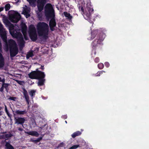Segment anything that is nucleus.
Here are the masks:
<instances>
[{
    "mask_svg": "<svg viewBox=\"0 0 149 149\" xmlns=\"http://www.w3.org/2000/svg\"><path fill=\"white\" fill-rule=\"evenodd\" d=\"M104 35L102 33H100L98 30L93 31L91 32V39L96 38L91 43L92 48L91 55H94V56L96 54V50L100 49L102 45V42L104 38Z\"/></svg>",
    "mask_w": 149,
    "mask_h": 149,
    "instance_id": "nucleus-1",
    "label": "nucleus"
},
{
    "mask_svg": "<svg viewBox=\"0 0 149 149\" xmlns=\"http://www.w3.org/2000/svg\"><path fill=\"white\" fill-rule=\"evenodd\" d=\"M45 15L47 18H51L49 22V26H55L56 25L54 11L50 3H47L45 6Z\"/></svg>",
    "mask_w": 149,
    "mask_h": 149,
    "instance_id": "nucleus-2",
    "label": "nucleus"
},
{
    "mask_svg": "<svg viewBox=\"0 0 149 149\" xmlns=\"http://www.w3.org/2000/svg\"><path fill=\"white\" fill-rule=\"evenodd\" d=\"M49 28L48 24L46 23L38 22L37 26V29L39 36H42L44 39L47 40L48 38Z\"/></svg>",
    "mask_w": 149,
    "mask_h": 149,
    "instance_id": "nucleus-3",
    "label": "nucleus"
},
{
    "mask_svg": "<svg viewBox=\"0 0 149 149\" xmlns=\"http://www.w3.org/2000/svg\"><path fill=\"white\" fill-rule=\"evenodd\" d=\"M49 0H37V7L38 10L41 12L43 9L44 6ZM36 0H27L31 6H35Z\"/></svg>",
    "mask_w": 149,
    "mask_h": 149,
    "instance_id": "nucleus-4",
    "label": "nucleus"
},
{
    "mask_svg": "<svg viewBox=\"0 0 149 149\" xmlns=\"http://www.w3.org/2000/svg\"><path fill=\"white\" fill-rule=\"evenodd\" d=\"M8 13L9 19L11 22L16 23L20 20L21 15L17 12L11 10L9 11Z\"/></svg>",
    "mask_w": 149,
    "mask_h": 149,
    "instance_id": "nucleus-5",
    "label": "nucleus"
},
{
    "mask_svg": "<svg viewBox=\"0 0 149 149\" xmlns=\"http://www.w3.org/2000/svg\"><path fill=\"white\" fill-rule=\"evenodd\" d=\"M28 33L30 38L32 41H35L37 40L36 30L33 25L31 24L29 26Z\"/></svg>",
    "mask_w": 149,
    "mask_h": 149,
    "instance_id": "nucleus-6",
    "label": "nucleus"
},
{
    "mask_svg": "<svg viewBox=\"0 0 149 149\" xmlns=\"http://www.w3.org/2000/svg\"><path fill=\"white\" fill-rule=\"evenodd\" d=\"M93 11V9L92 7L90 5V4H89L87 3L86 4V8L85 9V13H84V15L88 18H90L91 16V13Z\"/></svg>",
    "mask_w": 149,
    "mask_h": 149,
    "instance_id": "nucleus-7",
    "label": "nucleus"
},
{
    "mask_svg": "<svg viewBox=\"0 0 149 149\" xmlns=\"http://www.w3.org/2000/svg\"><path fill=\"white\" fill-rule=\"evenodd\" d=\"M8 47L6 46L7 49H8V47H9V49L18 48L15 41L12 39H10L8 40Z\"/></svg>",
    "mask_w": 149,
    "mask_h": 149,
    "instance_id": "nucleus-8",
    "label": "nucleus"
},
{
    "mask_svg": "<svg viewBox=\"0 0 149 149\" xmlns=\"http://www.w3.org/2000/svg\"><path fill=\"white\" fill-rule=\"evenodd\" d=\"M0 35L3 41L5 43L6 45L8 47L6 31L5 30L1 33H0Z\"/></svg>",
    "mask_w": 149,
    "mask_h": 149,
    "instance_id": "nucleus-9",
    "label": "nucleus"
},
{
    "mask_svg": "<svg viewBox=\"0 0 149 149\" xmlns=\"http://www.w3.org/2000/svg\"><path fill=\"white\" fill-rule=\"evenodd\" d=\"M26 120L24 118L18 117L17 118H15V123L17 124L21 125L22 127H24L23 124L24 123Z\"/></svg>",
    "mask_w": 149,
    "mask_h": 149,
    "instance_id": "nucleus-10",
    "label": "nucleus"
},
{
    "mask_svg": "<svg viewBox=\"0 0 149 149\" xmlns=\"http://www.w3.org/2000/svg\"><path fill=\"white\" fill-rule=\"evenodd\" d=\"M37 70V79H44L45 77V74L44 72L39 71L38 70V69H36Z\"/></svg>",
    "mask_w": 149,
    "mask_h": 149,
    "instance_id": "nucleus-11",
    "label": "nucleus"
},
{
    "mask_svg": "<svg viewBox=\"0 0 149 149\" xmlns=\"http://www.w3.org/2000/svg\"><path fill=\"white\" fill-rule=\"evenodd\" d=\"M10 57L12 58L15 56L17 54L18 52V49L15 48V49H10Z\"/></svg>",
    "mask_w": 149,
    "mask_h": 149,
    "instance_id": "nucleus-12",
    "label": "nucleus"
},
{
    "mask_svg": "<svg viewBox=\"0 0 149 149\" xmlns=\"http://www.w3.org/2000/svg\"><path fill=\"white\" fill-rule=\"evenodd\" d=\"M37 70L36 71H33L31 72L28 74L29 77V78L32 79H37Z\"/></svg>",
    "mask_w": 149,
    "mask_h": 149,
    "instance_id": "nucleus-13",
    "label": "nucleus"
},
{
    "mask_svg": "<svg viewBox=\"0 0 149 149\" xmlns=\"http://www.w3.org/2000/svg\"><path fill=\"white\" fill-rule=\"evenodd\" d=\"M18 41L19 43V45L20 47H24L25 42L24 40L22 34H21L19 37Z\"/></svg>",
    "mask_w": 149,
    "mask_h": 149,
    "instance_id": "nucleus-14",
    "label": "nucleus"
},
{
    "mask_svg": "<svg viewBox=\"0 0 149 149\" xmlns=\"http://www.w3.org/2000/svg\"><path fill=\"white\" fill-rule=\"evenodd\" d=\"M23 90V94L24 96L25 100L28 104H29V97L26 90L24 88H22Z\"/></svg>",
    "mask_w": 149,
    "mask_h": 149,
    "instance_id": "nucleus-15",
    "label": "nucleus"
},
{
    "mask_svg": "<svg viewBox=\"0 0 149 149\" xmlns=\"http://www.w3.org/2000/svg\"><path fill=\"white\" fill-rule=\"evenodd\" d=\"M24 133L25 134H27L29 135L35 136L36 137H38L39 136V134L38 133L37 131H35L29 132L24 131Z\"/></svg>",
    "mask_w": 149,
    "mask_h": 149,
    "instance_id": "nucleus-16",
    "label": "nucleus"
},
{
    "mask_svg": "<svg viewBox=\"0 0 149 149\" xmlns=\"http://www.w3.org/2000/svg\"><path fill=\"white\" fill-rule=\"evenodd\" d=\"M10 33L13 37H15V38H17L18 40L19 39V36L21 34H22L20 33H18L17 32L15 33L14 31H10Z\"/></svg>",
    "mask_w": 149,
    "mask_h": 149,
    "instance_id": "nucleus-17",
    "label": "nucleus"
},
{
    "mask_svg": "<svg viewBox=\"0 0 149 149\" xmlns=\"http://www.w3.org/2000/svg\"><path fill=\"white\" fill-rule=\"evenodd\" d=\"M4 65V59L2 54L0 53V68L3 67Z\"/></svg>",
    "mask_w": 149,
    "mask_h": 149,
    "instance_id": "nucleus-18",
    "label": "nucleus"
},
{
    "mask_svg": "<svg viewBox=\"0 0 149 149\" xmlns=\"http://www.w3.org/2000/svg\"><path fill=\"white\" fill-rule=\"evenodd\" d=\"M15 113L17 115H24L27 113V111L26 110L23 111L17 110L15 111Z\"/></svg>",
    "mask_w": 149,
    "mask_h": 149,
    "instance_id": "nucleus-19",
    "label": "nucleus"
},
{
    "mask_svg": "<svg viewBox=\"0 0 149 149\" xmlns=\"http://www.w3.org/2000/svg\"><path fill=\"white\" fill-rule=\"evenodd\" d=\"M27 27L25 24H23L21 25V31L22 33L26 32Z\"/></svg>",
    "mask_w": 149,
    "mask_h": 149,
    "instance_id": "nucleus-20",
    "label": "nucleus"
},
{
    "mask_svg": "<svg viewBox=\"0 0 149 149\" xmlns=\"http://www.w3.org/2000/svg\"><path fill=\"white\" fill-rule=\"evenodd\" d=\"M39 81L38 83V86H41L44 84V82L45 79H38Z\"/></svg>",
    "mask_w": 149,
    "mask_h": 149,
    "instance_id": "nucleus-21",
    "label": "nucleus"
},
{
    "mask_svg": "<svg viewBox=\"0 0 149 149\" xmlns=\"http://www.w3.org/2000/svg\"><path fill=\"white\" fill-rule=\"evenodd\" d=\"M81 132L79 131H77L72 134V136L73 138H74L76 136L80 135Z\"/></svg>",
    "mask_w": 149,
    "mask_h": 149,
    "instance_id": "nucleus-22",
    "label": "nucleus"
},
{
    "mask_svg": "<svg viewBox=\"0 0 149 149\" xmlns=\"http://www.w3.org/2000/svg\"><path fill=\"white\" fill-rule=\"evenodd\" d=\"M63 14L64 16L66 17H67L68 19L70 20L72 18V17L70 13H68L66 12H64Z\"/></svg>",
    "mask_w": 149,
    "mask_h": 149,
    "instance_id": "nucleus-23",
    "label": "nucleus"
},
{
    "mask_svg": "<svg viewBox=\"0 0 149 149\" xmlns=\"http://www.w3.org/2000/svg\"><path fill=\"white\" fill-rule=\"evenodd\" d=\"M42 139V137H40L37 138L36 140H34L33 139H31V141L35 143H37L40 142Z\"/></svg>",
    "mask_w": 149,
    "mask_h": 149,
    "instance_id": "nucleus-24",
    "label": "nucleus"
},
{
    "mask_svg": "<svg viewBox=\"0 0 149 149\" xmlns=\"http://www.w3.org/2000/svg\"><path fill=\"white\" fill-rule=\"evenodd\" d=\"M5 146L7 149H14L13 146L8 142L6 143Z\"/></svg>",
    "mask_w": 149,
    "mask_h": 149,
    "instance_id": "nucleus-25",
    "label": "nucleus"
},
{
    "mask_svg": "<svg viewBox=\"0 0 149 149\" xmlns=\"http://www.w3.org/2000/svg\"><path fill=\"white\" fill-rule=\"evenodd\" d=\"M10 5L9 3H8L6 4L4 7L6 11H8L10 10Z\"/></svg>",
    "mask_w": 149,
    "mask_h": 149,
    "instance_id": "nucleus-26",
    "label": "nucleus"
},
{
    "mask_svg": "<svg viewBox=\"0 0 149 149\" xmlns=\"http://www.w3.org/2000/svg\"><path fill=\"white\" fill-rule=\"evenodd\" d=\"M36 91L34 90H31L29 92V94L31 97H33L35 95Z\"/></svg>",
    "mask_w": 149,
    "mask_h": 149,
    "instance_id": "nucleus-27",
    "label": "nucleus"
},
{
    "mask_svg": "<svg viewBox=\"0 0 149 149\" xmlns=\"http://www.w3.org/2000/svg\"><path fill=\"white\" fill-rule=\"evenodd\" d=\"M5 112H6V113L7 114V115L9 117L11 118V115L9 113V112L7 109V106L6 105H5Z\"/></svg>",
    "mask_w": 149,
    "mask_h": 149,
    "instance_id": "nucleus-28",
    "label": "nucleus"
},
{
    "mask_svg": "<svg viewBox=\"0 0 149 149\" xmlns=\"http://www.w3.org/2000/svg\"><path fill=\"white\" fill-rule=\"evenodd\" d=\"M5 30V29L4 28L3 26L0 22V33Z\"/></svg>",
    "mask_w": 149,
    "mask_h": 149,
    "instance_id": "nucleus-29",
    "label": "nucleus"
},
{
    "mask_svg": "<svg viewBox=\"0 0 149 149\" xmlns=\"http://www.w3.org/2000/svg\"><path fill=\"white\" fill-rule=\"evenodd\" d=\"M97 66L100 69H102L104 68V65L102 63H100L98 64Z\"/></svg>",
    "mask_w": 149,
    "mask_h": 149,
    "instance_id": "nucleus-30",
    "label": "nucleus"
},
{
    "mask_svg": "<svg viewBox=\"0 0 149 149\" xmlns=\"http://www.w3.org/2000/svg\"><path fill=\"white\" fill-rule=\"evenodd\" d=\"M33 55L32 52H30L28 53L26 56L27 59H29L30 57H31L33 56Z\"/></svg>",
    "mask_w": 149,
    "mask_h": 149,
    "instance_id": "nucleus-31",
    "label": "nucleus"
},
{
    "mask_svg": "<svg viewBox=\"0 0 149 149\" xmlns=\"http://www.w3.org/2000/svg\"><path fill=\"white\" fill-rule=\"evenodd\" d=\"M9 84L8 83H5L2 84V85L3 86V87L7 91L8 86H9Z\"/></svg>",
    "mask_w": 149,
    "mask_h": 149,
    "instance_id": "nucleus-32",
    "label": "nucleus"
},
{
    "mask_svg": "<svg viewBox=\"0 0 149 149\" xmlns=\"http://www.w3.org/2000/svg\"><path fill=\"white\" fill-rule=\"evenodd\" d=\"M31 126L33 127H34L36 126V124L34 120H33V121H32V123L31 124Z\"/></svg>",
    "mask_w": 149,
    "mask_h": 149,
    "instance_id": "nucleus-33",
    "label": "nucleus"
},
{
    "mask_svg": "<svg viewBox=\"0 0 149 149\" xmlns=\"http://www.w3.org/2000/svg\"><path fill=\"white\" fill-rule=\"evenodd\" d=\"M23 35H24V39L26 40H28V38L27 36V32H26V33H22Z\"/></svg>",
    "mask_w": 149,
    "mask_h": 149,
    "instance_id": "nucleus-34",
    "label": "nucleus"
},
{
    "mask_svg": "<svg viewBox=\"0 0 149 149\" xmlns=\"http://www.w3.org/2000/svg\"><path fill=\"white\" fill-rule=\"evenodd\" d=\"M12 134H5V138H8L12 137Z\"/></svg>",
    "mask_w": 149,
    "mask_h": 149,
    "instance_id": "nucleus-35",
    "label": "nucleus"
},
{
    "mask_svg": "<svg viewBox=\"0 0 149 149\" xmlns=\"http://www.w3.org/2000/svg\"><path fill=\"white\" fill-rule=\"evenodd\" d=\"M100 61V58L98 57H97L94 59V61L96 63H98Z\"/></svg>",
    "mask_w": 149,
    "mask_h": 149,
    "instance_id": "nucleus-36",
    "label": "nucleus"
},
{
    "mask_svg": "<svg viewBox=\"0 0 149 149\" xmlns=\"http://www.w3.org/2000/svg\"><path fill=\"white\" fill-rule=\"evenodd\" d=\"M16 99V97H10L9 98V100H12L14 101H15Z\"/></svg>",
    "mask_w": 149,
    "mask_h": 149,
    "instance_id": "nucleus-37",
    "label": "nucleus"
},
{
    "mask_svg": "<svg viewBox=\"0 0 149 149\" xmlns=\"http://www.w3.org/2000/svg\"><path fill=\"white\" fill-rule=\"evenodd\" d=\"M105 66L107 68H108L110 65L109 63L108 62H105L104 63Z\"/></svg>",
    "mask_w": 149,
    "mask_h": 149,
    "instance_id": "nucleus-38",
    "label": "nucleus"
},
{
    "mask_svg": "<svg viewBox=\"0 0 149 149\" xmlns=\"http://www.w3.org/2000/svg\"><path fill=\"white\" fill-rule=\"evenodd\" d=\"M23 13H22V14H23L24 15L27 14L28 13V11L26 9L24 10L23 11Z\"/></svg>",
    "mask_w": 149,
    "mask_h": 149,
    "instance_id": "nucleus-39",
    "label": "nucleus"
},
{
    "mask_svg": "<svg viewBox=\"0 0 149 149\" xmlns=\"http://www.w3.org/2000/svg\"><path fill=\"white\" fill-rule=\"evenodd\" d=\"M81 11H82L83 13H84H84H85V10L84 11V10L83 8V7L81 6V9H80Z\"/></svg>",
    "mask_w": 149,
    "mask_h": 149,
    "instance_id": "nucleus-40",
    "label": "nucleus"
},
{
    "mask_svg": "<svg viewBox=\"0 0 149 149\" xmlns=\"http://www.w3.org/2000/svg\"><path fill=\"white\" fill-rule=\"evenodd\" d=\"M64 143L63 142L60 143L58 145L59 147H63L64 146Z\"/></svg>",
    "mask_w": 149,
    "mask_h": 149,
    "instance_id": "nucleus-41",
    "label": "nucleus"
},
{
    "mask_svg": "<svg viewBox=\"0 0 149 149\" xmlns=\"http://www.w3.org/2000/svg\"><path fill=\"white\" fill-rule=\"evenodd\" d=\"M50 29L52 31H53L54 30V27L55 26H49Z\"/></svg>",
    "mask_w": 149,
    "mask_h": 149,
    "instance_id": "nucleus-42",
    "label": "nucleus"
},
{
    "mask_svg": "<svg viewBox=\"0 0 149 149\" xmlns=\"http://www.w3.org/2000/svg\"><path fill=\"white\" fill-rule=\"evenodd\" d=\"M18 130L20 132H22L23 131V129L22 128L20 127H18L17 128Z\"/></svg>",
    "mask_w": 149,
    "mask_h": 149,
    "instance_id": "nucleus-43",
    "label": "nucleus"
},
{
    "mask_svg": "<svg viewBox=\"0 0 149 149\" xmlns=\"http://www.w3.org/2000/svg\"><path fill=\"white\" fill-rule=\"evenodd\" d=\"M4 88L3 86L2 85L1 87L0 88V91L1 92H3Z\"/></svg>",
    "mask_w": 149,
    "mask_h": 149,
    "instance_id": "nucleus-44",
    "label": "nucleus"
},
{
    "mask_svg": "<svg viewBox=\"0 0 149 149\" xmlns=\"http://www.w3.org/2000/svg\"><path fill=\"white\" fill-rule=\"evenodd\" d=\"M106 72L105 71H104L103 70L100 71H99V73L100 74V75L101 74H102L103 72Z\"/></svg>",
    "mask_w": 149,
    "mask_h": 149,
    "instance_id": "nucleus-45",
    "label": "nucleus"
},
{
    "mask_svg": "<svg viewBox=\"0 0 149 149\" xmlns=\"http://www.w3.org/2000/svg\"><path fill=\"white\" fill-rule=\"evenodd\" d=\"M5 135H0V137L1 139H4L5 138Z\"/></svg>",
    "mask_w": 149,
    "mask_h": 149,
    "instance_id": "nucleus-46",
    "label": "nucleus"
},
{
    "mask_svg": "<svg viewBox=\"0 0 149 149\" xmlns=\"http://www.w3.org/2000/svg\"><path fill=\"white\" fill-rule=\"evenodd\" d=\"M26 16V18H28V17H29L30 16V14L29 13H28L27 14H26L25 15Z\"/></svg>",
    "mask_w": 149,
    "mask_h": 149,
    "instance_id": "nucleus-47",
    "label": "nucleus"
},
{
    "mask_svg": "<svg viewBox=\"0 0 149 149\" xmlns=\"http://www.w3.org/2000/svg\"><path fill=\"white\" fill-rule=\"evenodd\" d=\"M4 9V7H0V12L3 11Z\"/></svg>",
    "mask_w": 149,
    "mask_h": 149,
    "instance_id": "nucleus-48",
    "label": "nucleus"
},
{
    "mask_svg": "<svg viewBox=\"0 0 149 149\" xmlns=\"http://www.w3.org/2000/svg\"><path fill=\"white\" fill-rule=\"evenodd\" d=\"M1 81L2 82V84H5V79H1Z\"/></svg>",
    "mask_w": 149,
    "mask_h": 149,
    "instance_id": "nucleus-49",
    "label": "nucleus"
},
{
    "mask_svg": "<svg viewBox=\"0 0 149 149\" xmlns=\"http://www.w3.org/2000/svg\"><path fill=\"white\" fill-rule=\"evenodd\" d=\"M95 76H100V74L99 73V71H98L96 74H95Z\"/></svg>",
    "mask_w": 149,
    "mask_h": 149,
    "instance_id": "nucleus-50",
    "label": "nucleus"
},
{
    "mask_svg": "<svg viewBox=\"0 0 149 149\" xmlns=\"http://www.w3.org/2000/svg\"><path fill=\"white\" fill-rule=\"evenodd\" d=\"M2 51V44L1 41H0V51Z\"/></svg>",
    "mask_w": 149,
    "mask_h": 149,
    "instance_id": "nucleus-51",
    "label": "nucleus"
},
{
    "mask_svg": "<svg viewBox=\"0 0 149 149\" xmlns=\"http://www.w3.org/2000/svg\"><path fill=\"white\" fill-rule=\"evenodd\" d=\"M44 66V65H41V68H40L42 70H43L44 69V68H43Z\"/></svg>",
    "mask_w": 149,
    "mask_h": 149,
    "instance_id": "nucleus-52",
    "label": "nucleus"
},
{
    "mask_svg": "<svg viewBox=\"0 0 149 149\" xmlns=\"http://www.w3.org/2000/svg\"><path fill=\"white\" fill-rule=\"evenodd\" d=\"M15 1L16 3H17L19 2H20V1H19V0H15Z\"/></svg>",
    "mask_w": 149,
    "mask_h": 149,
    "instance_id": "nucleus-53",
    "label": "nucleus"
},
{
    "mask_svg": "<svg viewBox=\"0 0 149 149\" xmlns=\"http://www.w3.org/2000/svg\"><path fill=\"white\" fill-rule=\"evenodd\" d=\"M95 20V19L94 20V19H93V21H91H91H90V22L91 23H93V21H94Z\"/></svg>",
    "mask_w": 149,
    "mask_h": 149,
    "instance_id": "nucleus-54",
    "label": "nucleus"
},
{
    "mask_svg": "<svg viewBox=\"0 0 149 149\" xmlns=\"http://www.w3.org/2000/svg\"><path fill=\"white\" fill-rule=\"evenodd\" d=\"M46 125H45L44 126H43L41 127H40V128H42L44 127Z\"/></svg>",
    "mask_w": 149,
    "mask_h": 149,
    "instance_id": "nucleus-55",
    "label": "nucleus"
},
{
    "mask_svg": "<svg viewBox=\"0 0 149 149\" xmlns=\"http://www.w3.org/2000/svg\"><path fill=\"white\" fill-rule=\"evenodd\" d=\"M63 117H64L65 118H67V116L65 115L63 116Z\"/></svg>",
    "mask_w": 149,
    "mask_h": 149,
    "instance_id": "nucleus-56",
    "label": "nucleus"
},
{
    "mask_svg": "<svg viewBox=\"0 0 149 149\" xmlns=\"http://www.w3.org/2000/svg\"><path fill=\"white\" fill-rule=\"evenodd\" d=\"M18 83L19 84H21L19 82H21V81H18Z\"/></svg>",
    "mask_w": 149,
    "mask_h": 149,
    "instance_id": "nucleus-57",
    "label": "nucleus"
},
{
    "mask_svg": "<svg viewBox=\"0 0 149 149\" xmlns=\"http://www.w3.org/2000/svg\"><path fill=\"white\" fill-rule=\"evenodd\" d=\"M6 133V132H3L1 133H2V134H4V133Z\"/></svg>",
    "mask_w": 149,
    "mask_h": 149,
    "instance_id": "nucleus-58",
    "label": "nucleus"
},
{
    "mask_svg": "<svg viewBox=\"0 0 149 149\" xmlns=\"http://www.w3.org/2000/svg\"><path fill=\"white\" fill-rule=\"evenodd\" d=\"M2 115V114L1 113V111H0V116Z\"/></svg>",
    "mask_w": 149,
    "mask_h": 149,
    "instance_id": "nucleus-59",
    "label": "nucleus"
},
{
    "mask_svg": "<svg viewBox=\"0 0 149 149\" xmlns=\"http://www.w3.org/2000/svg\"><path fill=\"white\" fill-rule=\"evenodd\" d=\"M1 77H0V82L1 81Z\"/></svg>",
    "mask_w": 149,
    "mask_h": 149,
    "instance_id": "nucleus-60",
    "label": "nucleus"
},
{
    "mask_svg": "<svg viewBox=\"0 0 149 149\" xmlns=\"http://www.w3.org/2000/svg\"><path fill=\"white\" fill-rule=\"evenodd\" d=\"M1 107H0V110H1Z\"/></svg>",
    "mask_w": 149,
    "mask_h": 149,
    "instance_id": "nucleus-61",
    "label": "nucleus"
},
{
    "mask_svg": "<svg viewBox=\"0 0 149 149\" xmlns=\"http://www.w3.org/2000/svg\"><path fill=\"white\" fill-rule=\"evenodd\" d=\"M65 123H67V121H65Z\"/></svg>",
    "mask_w": 149,
    "mask_h": 149,
    "instance_id": "nucleus-62",
    "label": "nucleus"
}]
</instances>
